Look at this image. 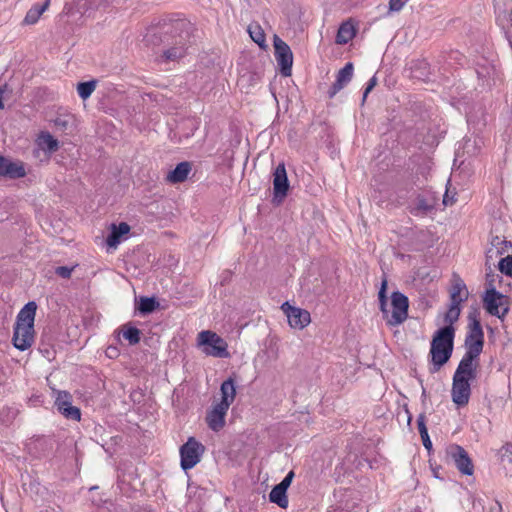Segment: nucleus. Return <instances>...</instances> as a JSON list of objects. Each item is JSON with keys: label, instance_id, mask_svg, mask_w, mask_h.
<instances>
[{"label": "nucleus", "instance_id": "1", "mask_svg": "<svg viewBox=\"0 0 512 512\" xmlns=\"http://www.w3.org/2000/svg\"><path fill=\"white\" fill-rule=\"evenodd\" d=\"M163 30L162 43L166 47L163 51V57L171 61L182 58L191 43V23L185 19H177L165 25Z\"/></svg>", "mask_w": 512, "mask_h": 512}, {"label": "nucleus", "instance_id": "2", "mask_svg": "<svg viewBox=\"0 0 512 512\" xmlns=\"http://www.w3.org/2000/svg\"><path fill=\"white\" fill-rule=\"evenodd\" d=\"M387 278L383 277L381 287L378 292L379 309L383 319L389 326H398L402 324L408 317L409 300L406 295L400 291H394L391 295L392 312L387 308Z\"/></svg>", "mask_w": 512, "mask_h": 512}, {"label": "nucleus", "instance_id": "3", "mask_svg": "<svg viewBox=\"0 0 512 512\" xmlns=\"http://www.w3.org/2000/svg\"><path fill=\"white\" fill-rule=\"evenodd\" d=\"M478 364L460 360L452 379V401L459 407L468 404L471 396V382L477 378Z\"/></svg>", "mask_w": 512, "mask_h": 512}, {"label": "nucleus", "instance_id": "4", "mask_svg": "<svg viewBox=\"0 0 512 512\" xmlns=\"http://www.w3.org/2000/svg\"><path fill=\"white\" fill-rule=\"evenodd\" d=\"M454 338L455 328L450 325H445L434 333L429 352L432 363L431 373L439 371L449 361L453 352Z\"/></svg>", "mask_w": 512, "mask_h": 512}, {"label": "nucleus", "instance_id": "5", "mask_svg": "<svg viewBox=\"0 0 512 512\" xmlns=\"http://www.w3.org/2000/svg\"><path fill=\"white\" fill-rule=\"evenodd\" d=\"M479 315L477 308H473L468 314V331L464 341L466 351L461 359L478 365L484 347V332Z\"/></svg>", "mask_w": 512, "mask_h": 512}, {"label": "nucleus", "instance_id": "6", "mask_svg": "<svg viewBox=\"0 0 512 512\" xmlns=\"http://www.w3.org/2000/svg\"><path fill=\"white\" fill-rule=\"evenodd\" d=\"M198 342L203 346V352L206 355L217 358L229 357L226 341L215 332L209 330L200 332L198 334Z\"/></svg>", "mask_w": 512, "mask_h": 512}, {"label": "nucleus", "instance_id": "7", "mask_svg": "<svg viewBox=\"0 0 512 512\" xmlns=\"http://www.w3.org/2000/svg\"><path fill=\"white\" fill-rule=\"evenodd\" d=\"M205 446L194 437H189L180 447V465L184 471L195 467L205 452Z\"/></svg>", "mask_w": 512, "mask_h": 512}, {"label": "nucleus", "instance_id": "8", "mask_svg": "<svg viewBox=\"0 0 512 512\" xmlns=\"http://www.w3.org/2000/svg\"><path fill=\"white\" fill-rule=\"evenodd\" d=\"M486 311L492 316L503 319L509 312L508 298L496 289H487L483 297Z\"/></svg>", "mask_w": 512, "mask_h": 512}, {"label": "nucleus", "instance_id": "9", "mask_svg": "<svg viewBox=\"0 0 512 512\" xmlns=\"http://www.w3.org/2000/svg\"><path fill=\"white\" fill-rule=\"evenodd\" d=\"M274 55L280 67V73L284 77L291 76L293 65V53L286 42L278 36L274 37Z\"/></svg>", "mask_w": 512, "mask_h": 512}, {"label": "nucleus", "instance_id": "10", "mask_svg": "<svg viewBox=\"0 0 512 512\" xmlns=\"http://www.w3.org/2000/svg\"><path fill=\"white\" fill-rule=\"evenodd\" d=\"M446 454L462 474L467 476L473 475L474 465L468 453L462 446L452 444L447 447Z\"/></svg>", "mask_w": 512, "mask_h": 512}, {"label": "nucleus", "instance_id": "11", "mask_svg": "<svg viewBox=\"0 0 512 512\" xmlns=\"http://www.w3.org/2000/svg\"><path fill=\"white\" fill-rule=\"evenodd\" d=\"M289 187L285 165L280 163L273 173V202L281 203L287 196Z\"/></svg>", "mask_w": 512, "mask_h": 512}, {"label": "nucleus", "instance_id": "12", "mask_svg": "<svg viewBox=\"0 0 512 512\" xmlns=\"http://www.w3.org/2000/svg\"><path fill=\"white\" fill-rule=\"evenodd\" d=\"M281 309L287 316L289 325L294 329H303L311 321L307 310L292 306L288 302L283 303Z\"/></svg>", "mask_w": 512, "mask_h": 512}, {"label": "nucleus", "instance_id": "13", "mask_svg": "<svg viewBox=\"0 0 512 512\" xmlns=\"http://www.w3.org/2000/svg\"><path fill=\"white\" fill-rule=\"evenodd\" d=\"M26 174L22 161H14L0 154V178L15 180L25 177Z\"/></svg>", "mask_w": 512, "mask_h": 512}, {"label": "nucleus", "instance_id": "14", "mask_svg": "<svg viewBox=\"0 0 512 512\" xmlns=\"http://www.w3.org/2000/svg\"><path fill=\"white\" fill-rule=\"evenodd\" d=\"M57 410L67 419L80 420V409L72 405V396L67 391H59L55 400Z\"/></svg>", "mask_w": 512, "mask_h": 512}, {"label": "nucleus", "instance_id": "15", "mask_svg": "<svg viewBox=\"0 0 512 512\" xmlns=\"http://www.w3.org/2000/svg\"><path fill=\"white\" fill-rule=\"evenodd\" d=\"M436 198L433 194L425 192L418 194L410 206V213L414 216H426L435 209Z\"/></svg>", "mask_w": 512, "mask_h": 512}, {"label": "nucleus", "instance_id": "16", "mask_svg": "<svg viewBox=\"0 0 512 512\" xmlns=\"http://www.w3.org/2000/svg\"><path fill=\"white\" fill-rule=\"evenodd\" d=\"M34 327L15 325L13 332V345L20 351H25L31 347L34 342Z\"/></svg>", "mask_w": 512, "mask_h": 512}, {"label": "nucleus", "instance_id": "17", "mask_svg": "<svg viewBox=\"0 0 512 512\" xmlns=\"http://www.w3.org/2000/svg\"><path fill=\"white\" fill-rule=\"evenodd\" d=\"M228 409L217 403L207 412L206 423L212 431L218 432L225 426V416Z\"/></svg>", "mask_w": 512, "mask_h": 512}, {"label": "nucleus", "instance_id": "18", "mask_svg": "<svg viewBox=\"0 0 512 512\" xmlns=\"http://www.w3.org/2000/svg\"><path fill=\"white\" fill-rule=\"evenodd\" d=\"M353 63L348 62L341 68L336 76V81L329 89V97L333 98L344 86H346L353 77Z\"/></svg>", "mask_w": 512, "mask_h": 512}, {"label": "nucleus", "instance_id": "19", "mask_svg": "<svg viewBox=\"0 0 512 512\" xmlns=\"http://www.w3.org/2000/svg\"><path fill=\"white\" fill-rule=\"evenodd\" d=\"M130 232V226L126 222H120L119 224H111L110 233L106 238V244L109 247H116L123 236Z\"/></svg>", "mask_w": 512, "mask_h": 512}, {"label": "nucleus", "instance_id": "20", "mask_svg": "<svg viewBox=\"0 0 512 512\" xmlns=\"http://www.w3.org/2000/svg\"><path fill=\"white\" fill-rule=\"evenodd\" d=\"M36 310V302L29 301L18 313L15 325L34 327Z\"/></svg>", "mask_w": 512, "mask_h": 512}, {"label": "nucleus", "instance_id": "21", "mask_svg": "<svg viewBox=\"0 0 512 512\" xmlns=\"http://www.w3.org/2000/svg\"><path fill=\"white\" fill-rule=\"evenodd\" d=\"M221 401L218 404L223 405L227 408L234 402L236 397V385L233 378L229 377L223 381L220 387Z\"/></svg>", "mask_w": 512, "mask_h": 512}, {"label": "nucleus", "instance_id": "22", "mask_svg": "<svg viewBox=\"0 0 512 512\" xmlns=\"http://www.w3.org/2000/svg\"><path fill=\"white\" fill-rule=\"evenodd\" d=\"M191 169L192 167L190 162H180L173 170L168 173L167 181L173 184L184 182L191 172Z\"/></svg>", "mask_w": 512, "mask_h": 512}, {"label": "nucleus", "instance_id": "23", "mask_svg": "<svg viewBox=\"0 0 512 512\" xmlns=\"http://www.w3.org/2000/svg\"><path fill=\"white\" fill-rule=\"evenodd\" d=\"M51 0H45L43 4H34L26 13L24 24L33 25L37 23L40 16L48 9Z\"/></svg>", "mask_w": 512, "mask_h": 512}, {"label": "nucleus", "instance_id": "24", "mask_svg": "<svg viewBox=\"0 0 512 512\" xmlns=\"http://www.w3.org/2000/svg\"><path fill=\"white\" fill-rule=\"evenodd\" d=\"M356 34L354 25L350 21L343 22L336 35V43L340 45L347 44Z\"/></svg>", "mask_w": 512, "mask_h": 512}, {"label": "nucleus", "instance_id": "25", "mask_svg": "<svg viewBox=\"0 0 512 512\" xmlns=\"http://www.w3.org/2000/svg\"><path fill=\"white\" fill-rule=\"evenodd\" d=\"M411 77L418 80H426L430 74L429 63L426 60H416L411 62Z\"/></svg>", "mask_w": 512, "mask_h": 512}, {"label": "nucleus", "instance_id": "26", "mask_svg": "<svg viewBox=\"0 0 512 512\" xmlns=\"http://www.w3.org/2000/svg\"><path fill=\"white\" fill-rule=\"evenodd\" d=\"M287 491L280 488L278 485H275L270 494H269V500L272 503L277 504L280 508H287L288 507V498H287Z\"/></svg>", "mask_w": 512, "mask_h": 512}, {"label": "nucleus", "instance_id": "27", "mask_svg": "<svg viewBox=\"0 0 512 512\" xmlns=\"http://www.w3.org/2000/svg\"><path fill=\"white\" fill-rule=\"evenodd\" d=\"M468 292L466 290V285L461 279H457L452 286L451 290V301L454 303H461L467 298Z\"/></svg>", "mask_w": 512, "mask_h": 512}, {"label": "nucleus", "instance_id": "28", "mask_svg": "<svg viewBox=\"0 0 512 512\" xmlns=\"http://www.w3.org/2000/svg\"><path fill=\"white\" fill-rule=\"evenodd\" d=\"M418 431L421 436L424 447L430 451L432 449V442L430 440L428 429L426 427L425 415L420 414L417 418Z\"/></svg>", "mask_w": 512, "mask_h": 512}, {"label": "nucleus", "instance_id": "29", "mask_svg": "<svg viewBox=\"0 0 512 512\" xmlns=\"http://www.w3.org/2000/svg\"><path fill=\"white\" fill-rule=\"evenodd\" d=\"M123 337L129 342L130 345H136L141 340V331L131 325H124L122 327Z\"/></svg>", "mask_w": 512, "mask_h": 512}, {"label": "nucleus", "instance_id": "30", "mask_svg": "<svg viewBox=\"0 0 512 512\" xmlns=\"http://www.w3.org/2000/svg\"><path fill=\"white\" fill-rule=\"evenodd\" d=\"M248 33L252 40L257 43L261 48L265 47L266 37L262 28L258 24H251L248 26Z\"/></svg>", "mask_w": 512, "mask_h": 512}, {"label": "nucleus", "instance_id": "31", "mask_svg": "<svg viewBox=\"0 0 512 512\" xmlns=\"http://www.w3.org/2000/svg\"><path fill=\"white\" fill-rule=\"evenodd\" d=\"M460 304L461 303H454L451 301L450 307L444 315V322L446 325L453 326V324L458 321L461 312Z\"/></svg>", "mask_w": 512, "mask_h": 512}, {"label": "nucleus", "instance_id": "32", "mask_svg": "<svg viewBox=\"0 0 512 512\" xmlns=\"http://www.w3.org/2000/svg\"><path fill=\"white\" fill-rule=\"evenodd\" d=\"M158 305L159 303L155 298L142 297L138 305V311L143 315L150 314L158 307Z\"/></svg>", "mask_w": 512, "mask_h": 512}, {"label": "nucleus", "instance_id": "33", "mask_svg": "<svg viewBox=\"0 0 512 512\" xmlns=\"http://www.w3.org/2000/svg\"><path fill=\"white\" fill-rule=\"evenodd\" d=\"M96 84V80L80 82L77 86V92L80 98H82L83 100L89 98L95 90Z\"/></svg>", "mask_w": 512, "mask_h": 512}, {"label": "nucleus", "instance_id": "34", "mask_svg": "<svg viewBox=\"0 0 512 512\" xmlns=\"http://www.w3.org/2000/svg\"><path fill=\"white\" fill-rule=\"evenodd\" d=\"M40 145L46 151L52 153L58 150V141L49 133H43L40 137Z\"/></svg>", "mask_w": 512, "mask_h": 512}, {"label": "nucleus", "instance_id": "35", "mask_svg": "<svg viewBox=\"0 0 512 512\" xmlns=\"http://www.w3.org/2000/svg\"><path fill=\"white\" fill-rule=\"evenodd\" d=\"M498 457L501 462L508 461L512 463V443L506 442L499 450Z\"/></svg>", "mask_w": 512, "mask_h": 512}, {"label": "nucleus", "instance_id": "36", "mask_svg": "<svg viewBox=\"0 0 512 512\" xmlns=\"http://www.w3.org/2000/svg\"><path fill=\"white\" fill-rule=\"evenodd\" d=\"M498 268L501 273L512 276V255H508L499 261Z\"/></svg>", "mask_w": 512, "mask_h": 512}, {"label": "nucleus", "instance_id": "37", "mask_svg": "<svg viewBox=\"0 0 512 512\" xmlns=\"http://www.w3.org/2000/svg\"><path fill=\"white\" fill-rule=\"evenodd\" d=\"M409 0H389V11L399 12Z\"/></svg>", "mask_w": 512, "mask_h": 512}, {"label": "nucleus", "instance_id": "38", "mask_svg": "<svg viewBox=\"0 0 512 512\" xmlns=\"http://www.w3.org/2000/svg\"><path fill=\"white\" fill-rule=\"evenodd\" d=\"M73 268L67 266H58L55 270V273L61 278H70L72 274Z\"/></svg>", "mask_w": 512, "mask_h": 512}, {"label": "nucleus", "instance_id": "39", "mask_svg": "<svg viewBox=\"0 0 512 512\" xmlns=\"http://www.w3.org/2000/svg\"><path fill=\"white\" fill-rule=\"evenodd\" d=\"M500 276L496 273H494L492 270L486 273V282L488 285V289H496L495 288V282L497 279H499Z\"/></svg>", "mask_w": 512, "mask_h": 512}, {"label": "nucleus", "instance_id": "40", "mask_svg": "<svg viewBox=\"0 0 512 512\" xmlns=\"http://www.w3.org/2000/svg\"><path fill=\"white\" fill-rule=\"evenodd\" d=\"M294 478V472L293 471H290L288 472V474L283 478V480L277 484L280 488L284 489L285 491H287V489L289 488V486L291 485V482Z\"/></svg>", "mask_w": 512, "mask_h": 512}, {"label": "nucleus", "instance_id": "41", "mask_svg": "<svg viewBox=\"0 0 512 512\" xmlns=\"http://www.w3.org/2000/svg\"><path fill=\"white\" fill-rule=\"evenodd\" d=\"M376 84H377V78H376V76H373L368 81L367 86L363 92V99H362L363 102L366 100L367 95L373 90V88L376 86Z\"/></svg>", "mask_w": 512, "mask_h": 512}, {"label": "nucleus", "instance_id": "42", "mask_svg": "<svg viewBox=\"0 0 512 512\" xmlns=\"http://www.w3.org/2000/svg\"><path fill=\"white\" fill-rule=\"evenodd\" d=\"M106 355L109 357V358H116L118 355H119V350L117 347L115 346H109L107 349H106Z\"/></svg>", "mask_w": 512, "mask_h": 512}, {"label": "nucleus", "instance_id": "43", "mask_svg": "<svg viewBox=\"0 0 512 512\" xmlns=\"http://www.w3.org/2000/svg\"><path fill=\"white\" fill-rule=\"evenodd\" d=\"M54 124H55V126H56L58 129H60V130L64 131V130L66 129V127H67V124H68V123H67V121H66V120H64V119H62V118H56V119L54 120Z\"/></svg>", "mask_w": 512, "mask_h": 512}, {"label": "nucleus", "instance_id": "44", "mask_svg": "<svg viewBox=\"0 0 512 512\" xmlns=\"http://www.w3.org/2000/svg\"><path fill=\"white\" fill-rule=\"evenodd\" d=\"M455 201L456 200H455L454 196L449 195V192L447 190L443 196V204L445 206H448V205H452Z\"/></svg>", "mask_w": 512, "mask_h": 512}, {"label": "nucleus", "instance_id": "45", "mask_svg": "<svg viewBox=\"0 0 512 512\" xmlns=\"http://www.w3.org/2000/svg\"><path fill=\"white\" fill-rule=\"evenodd\" d=\"M501 511H502V506L498 501H496L495 504L489 510V512H501Z\"/></svg>", "mask_w": 512, "mask_h": 512}, {"label": "nucleus", "instance_id": "46", "mask_svg": "<svg viewBox=\"0 0 512 512\" xmlns=\"http://www.w3.org/2000/svg\"><path fill=\"white\" fill-rule=\"evenodd\" d=\"M5 88H6V85L4 87H0V109L4 108L3 94H4V91H5Z\"/></svg>", "mask_w": 512, "mask_h": 512}, {"label": "nucleus", "instance_id": "47", "mask_svg": "<svg viewBox=\"0 0 512 512\" xmlns=\"http://www.w3.org/2000/svg\"><path fill=\"white\" fill-rule=\"evenodd\" d=\"M502 243H504V244H505V247H508V245H509V246H511V245H512V244H511V242H508V241H502Z\"/></svg>", "mask_w": 512, "mask_h": 512}, {"label": "nucleus", "instance_id": "48", "mask_svg": "<svg viewBox=\"0 0 512 512\" xmlns=\"http://www.w3.org/2000/svg\"><path fill=\"white\" fill-rule=\"evenodd\" d=\"M502 243H504V244H505V247H508V245H509V246H511V245H512V244H511V242H508V241H502Z\"/></svg>", "mask_w": 512, "mask_h": 512}]
</instances>
